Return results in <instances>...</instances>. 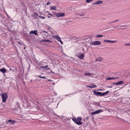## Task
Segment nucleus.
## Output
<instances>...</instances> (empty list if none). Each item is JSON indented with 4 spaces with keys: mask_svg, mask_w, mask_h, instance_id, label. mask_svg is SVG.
I'll use <instances>...</instances> for the list:
<instances>
[{
    "mask_svg": "<svg viewBox=\"0 0 130 130\" xmlns=\"http://www.w3.org/2000/svg\"><path fill=\"white\" fill-rule=\"evenodd\" d=\"M3 102H5L8 98V95L7 93H2L1 95Z\"/></svg>",
    "mask_w": 130,
    "mask_h": 130,
    "instance_id": "nucleus-2",
    "label": "nucleus"
},
{
    "mask_svg": "<svg viewBox=\"0 0 130 130\" xmlns=\"http://www.w3.org/2000/svg\"><path fill=\"white\" fill-rule=\"evenodd\" d=\"M76 56L80 59H83L84 57V55L81 53H79L77 54Z\"/></svg>",
    "mask_w": 130,
    "mask_h": 130,
    "instance_id": "nucleus-4",
    "label": "nucleus"
},
{
    "mask_svg": "<svg viewBox=\"0 0 130 130\" xmlns=\"http://www.w3.org/2000/svg\"><path fill=\"white\" fill-rule=\"evenodd\" d=\"M19 44H20V42H19Z\"/></svg>",
    "mask_w": 130,
    "mask_h": 130,
    "instance_id": "nucleus-41",
    "label": "nucleus"
},
{
    "mask_svg": "<svg viewBox=\"0 0 130 130\" xmlns=\"http://www.w3.org/2000/svg\"><path fill=\"white\" fill-rule=\"evenodd\" d=\"M55 15L56 16H63L65 15V14L64 13L59 12L57 13H55Z\"/></svg>",
    "mask_w": 130,
    "mask_h": 130,
    "instance_id": "nucleus-8",
    "label": "nucleus"
},
{
    "mask_svg": "<svg viewBox=\"0 0 130 130\" xmlns=\"http://www.w3.org/2000/svg\"><path fill=\"white\" fill-rule=\"evenodd\" d=\"M101 44V42L99 41H93L90 43V45H99Z\"/></svg>",
    "mask_w": 130,
    "mask_h": 130,
    "instance_id": "nucleus-5",
    "label": "nucleus"
},
{
    "mask_svg": "<svg viewBox=\"0 0 130 130\" xmlns=\"http://www.w3.org/2000/svg\"><path fill=\"white\" fill-rule=\"evenodd\" d=\"M94 92V94L96 95V96H101V92H98L94 90L93 91Z\"/></svg>",
    "mask_w": 130,
    "mask_h": 130,
    "instance_id": "nucleus-12",
    "label": "nucleus"
},
{
    "mask_svg": "<svg viewBox=\"0 0 130 130\" xmlns=\"http://www.w3.org/2000/svg\"><path fill=\"white\" fill-rule=\"evenodd\" d=\"M84 75L86 76H90L92 75V74L90 73H84Z\"/></svg>",
    "mask_w": 130,
    "mask_h": 130,
    "instance_id": "nucleus-22",
    "label": "nucleus"
},
{
    "mask_svg": "<svg viewBox=\"0 0 130 130\" xmlns=\"http://www.w3.org/2000/svg\"><path fill=\"white\" fill-rule=\"evenodd\" d=\"M37 76L39 77L40 78H41V76L40 75L39 76Z\"/></svg>",
    "mask_w": 130,
    "mask_h": 130,
    "instance_id": "nucleus-33",
    "label": "nucleus"
},
{
    "mask_svg": "<svg viewBox=\"0 0 130 130\" xmlns=\"http://www.w3.org/2000/svg\"><path fill=\"white\" fill-rule=\"evenodd\" d=\"M89 117H88L86 118V119L87 120H88L89 119Z\"/></svg>",
    "mask_w": 130,
    "mask_h": 130,
    "instance_id": "nucleus-32",
    "label": "nucleus"
},
{
    "mask_svg": "<svg viewBox=\"0 0 130 130\" xmlns=\"http://www.w3.org/2000/svg\"><path fill=\"white\" fill-rule=\"evenodd\" d=\"M48 18H50V17H48Z\"/></svg>",
    "mask_w": 130,
    "mask_h": 130,
    "instance_id": "nucleus-42",
    "label": "nucleus"
},
{
    "mask_svg": "<svg viewBox=\"0 0 130 130\" xmlns=\"http://www.w3.org/2000/svg\"><path fill=\"white\" fill-rule=\"evenodd\" d=\"M127 25H123L121 26V27H125V26H126Z\"/></svg>",
    "mask_w": 130,
    "mask_h": 130,
    "instance_id": "nucleus-36",
    "label": "nucleus"
},
{
    "mask_svg": "<svg viewBox=\"0 0 130 130\" xmlns=\"http://www.w3.org/2000/svg\"><path fill=\"white\" fill-rule=\"evenodd\" d=\"M119 78V77H108L106 78V80H111V79H117V78Z\"/></svg>",
    "mask_w": 130,
    "mask_h": 130,
    "instance_id": "nucleus-17",
    "label": "nucleus"
},
{
    "mask_svg": "<svg viewBox=\"0 0 130 130\" xmlns=\"http://www.w3.org/2000/svg\"><path fill=\"white\" fill-rule=\"evenodd\" d=\"M41 78H44V79H46V78L45 77V76H43V77L41 76Z\"/></svg>",
    "mask_w": 130,
    "mask_h": 130,
    "instance_id": "nucleus-29",
    "label": "nucleus"
},
{
    "mask_svg": "<svg viewBox=\"0 0 130 130\" xmlns=\"http://www.w3.org/2000/svg\"><path fill=\"white\" fill-rule=\"evenodd\" d=\"M43 32H45L46 33V34H48V33L47 32H46V31H43Z\"/></svg>",
    "mask_w": 130,
    "mask_h": 130,
    "instance_id": "nucleus-34",
    "label": "nucleus"
},
{
    "mask_svg": "<svg viewBox=\"0 0 130 130\" xmlns=\"http://www.w3.org/2000/svg\"><path fill=\"white\" fill-rule=\"evenodd\" d=\"M72 119L74 122L78 125H80L83 124V123L81 122L82 118L80 117L77 118L76 119L75 118Z\"/></svg>",
    "mask_w": 130,
    "mask_h": 130,
    "instance_id": "nucleus-1",
    "label": "nucleus"
},
{
    "mask_svg": "<svg viewBox=\"0 0 130 130\" xmlns=\"http://www.w3.org/2000/svg\"><path fill=\"white\" fill-rule=\"evenodd\" d=\"M48 65H46L45 66H41L40 67V68L41 69H45L46 70H48L50 69V68H48Z\"/></svg>",
    "mask_w": 130,
    "mask_h": 130,
    "instance_id": "nucleus-11",
    "label": "nucleus"
},
{
    "mask_svg": "<svg viewBox=\"0 0 130 130\" xmlns=\"http://www.w3.org/2000/svg\"><path fill=\"white\" fill-rule=\"evenodd\" d=\"M10 70L11 71H12V69H11V68H10Z\"/></svg>",
    "mask_w": 130,
    "mask_h": 130,
    "instance_id": "nucleus-37",
    "label": "nucleus"
},
{
    "mask_svg": "<svg viewBox=\"0 0 130 130\" xmlns=\"http://www.w3.org/2000/svg\"><path fill=\"white\" fill-rule=\"evenodd\" d=\"M124 45L125 46H130V43H126L124 44Z\"/></svg>",
    "mask_w": 130,
    "mask_h": 130,
    "instance_id": "nucleus-24",
    "label": "nucleus"
},
{
    "mask_svg": "<svg viewBox=\"0 0 130 130\" xmlns=\"http://www.w3.org/2000/svg\"><path fill=\"white\" fill-rule=\"evenodd\" d=\"M51 4L49 2H48L47 3V5L50 4Z\"/></svg>",
    "mask_w": 130,
    "mask_h": 130,
    "instance_id": "nucleus-30",
    "label": "nucleus"
},
{
    "mask_svg": "<svg viewBox=\"0 0 130 130\" xmlns=\"http://www.w3.org/2000/svg\"><path fill=\"white\" fill-rule=\"evenodd\" d=\"M41 42H48L50 43H52V42L48 40L43 39L41 41Z\"/></svg>",
    "mask_w": 130,
    "mask_h": 130,
    "instance_id": "nucleus-20",
    "label": "nucleus"
},
{
    "mask_svg": "<svg viewBox=\"0 0 130 130\" xmlns=\"http://www.w3.org/2000/svg\"><path fill=\"white\" fill-rule=\"evenodd\" d=\"M104 41L105 42H108L110 43H114L117 42V41H111L110 40H104Z\"/></svg>",
    "mask_w": 130,
    "mask_h": 130,
    "instance_id": "nucleus-10",
    "label": "nucleus"
},
{
    "mask_svg": "<svg viewBox=\"0 0 130 130\" xmlns=\"http://www.w3.org/2000/svg\"><path fill=\"white\" fill-rule=\"evenodd\" d=\"M103 37V36L102 35H97L95 36V38H100L101 37Z\"/></svg>",
    "mask_w": 130,
    "mask_h": 130,
    "instance_id": "nucleus-23",
    "label": "nucleus"
},
{
    "mask_svg": "<svg viewBox=\"0 0 130 130\" xmlns=\"http://www.w3.org/2000/svg\"><path fill=\"white\" fill-rule=\"evenodd\" d=\"M118 26H117V27H118Z\"/></svg>",
    "mask_w": 130,
    "mask_h": 130,
    "instance_id": "nucleus-40",
    "label": "nucleus"
},
{
    "mask_svg": "<svg viewBox=\"0 0 130 130\" xmlns=\"http://www.w3.org/2000/svg\"><path fill=\"white\" fill-rule=\"evenodd\" d=\"M103 110L102 109H99L94 112H92L91 113V114L92 115H95L97 114H99L101 112H103Z\"/></svg>",
    "mask_w": 130,
    "mask_h": 130,
    "instance_id": "nucleus-6",
    "label": "nucleus"
},
{
    "mask_svg": "<svg viewBox=\"0 0 130 130\" xmlns=\"http://www.w3.org/2000/svg\"><path fill=\"white\" fill-rule=\"evenodd\" d=\"M103 59L102 58L100 57H98V58H97L95 60L96 61H101Z\"/></svg>",
    "mask_w": 130,
    "mask_h": 130,
    "instance_id": "nucleus-21",
    "label": "nucleus"
},
{
    "mask_svg": "<svg viewBox=\"0 0 130 130\" xmlns=\"http://www.w3.org/2000/svg\"><path fill=\"white\" fill-rule=\"evenodd\" d=\"M109 91H107L106 92H103L102 93H101V96H104L106 94L108 93L109 92Z\"/></svg>",
    "mask_w": 130,
    "mask_h": 130,
    "instance_id": "nucleus-18",
    "label": "nucleus"
},
{
    "mask_svg": "<svg viewBox=\"0 0 130 130\" xmlns=\"http://www.w3.org/2000/svg\"><path fill=\"white\" fill-rule=\"evenodd\" d=\"M7 71V70L4 67H3L2 68L0 69V71H1L4 73H6Z\"/></svg>",
    "mask_w": 130,
    "mask_h": 130,
    "instance_id": "nucleus-14",
    "label": "nucleus"
},
{
    "mask_svg": "<svg viewBox=\"0 0 130 130\" xmlns=\"http://www.w3.org/2000/svg\"><path fill=\"white\" fill-rule=\"evenodd\" d=\"M15 121L12 120H9L7 122H6L7 124H8L9 123H10L12 124H13L15 123Z\"/></svg>",
    "mask_w": 130,
    "mask_h": 130,
    "instance_id": "nucleus-13",
    "label": "nucleus"
},
{
    "mask_svg": "<svg viewBox=\"0 0 130 130\" xmlns=\"http://www.w3.org/2000/svg\"><path fill=\"white\" fill-rule=\"evenodd\" d=\"M37 30H32L30 31V34H34L35 35H38L37 33Z\"/></svg>",
    "mask_w": 130,
    "mask_h": 130,
    "instance_id": "nucleus-15",
    "label": "nucleus"
},
{
    "mask_svg": "<svg viewBox=\"0 0 130 130\" xmlns=\"http://www.w3.org/2000/svg\"><path fill=\"white\" fill-rule=\"evenodd\" d=\"M118 21V20H117L115 21H114L113 22H112L113 23V22H116L117 21Z\"/></svg>",
    "mask_w": 130,
    "mask_h": 130,
    "instance_id": "nucleus-35",
    "label": "nucleus"
},
{
    "mask_svg": "<svg viewBox=\"0 0 130 130\" xmlns=\"http://www.w3.org/2000/svg\"><path fill=\"white\" fill-rule=\"evenodd\" d=\"M53 38L56 39L58 41L60 42L61 44H63V42L61 40L60 38L58 35L53 36Z\"/></svg>",
    "mask_w": 130,
    "mask_h": 130,
    "instance_id": "nucleus-3",
    "label": "nucleus"
},
{
    "mask_svg": "<svg viewBox=\"0 0 130 130\" xmlns=\"http://www.w3.org/2000/svg\"><path fill=\"white\" fill-rule=\"evenodd\" d=\"M17 106H18V107H20V104H19V103H18V102H17Z\"/></svg>",
    "mask_w": 130,
    "mask_h": 130,
    "instance_id": "nucleus-26",
    "label": "nucleus"
},
{
    "mask_svg": "<svg viewBox=\"0 0 130 130\" xmlns=\"http://www.w3.org/2000/svg\"><path fill=\"white\" fill-rule=\"evenodd\" d=\"M101 90V91H102V90H101V89H100V90Z\"/></svg>",
    "mask_w": 130,
    "mask_h": 130,
    "instance_id": "nucleus-38",
    "label": "nucleus"
},
{
    "mask_svg": "<svg viewBox=\"0 0 130 130\" xmlns=\"http://www.w3.org/2000/svg\"><path fill=\"white\" fill-rule=\"evenodd\" d=\"M103 1L101 0H98L95 1V3H93V4L94 5H99L102 3Z\"/></svg>",
    "mask_w": 130,
    "mask_h": 130,
    "instance_id": "nucleus-9",
    "label": "nucleus"
},
{
    "mask_svg": "<svg viewBox=\"0 0 130 130\" xmlns=\"http://www.w3.org/2000/svg\"><path fill=\"white\" fill-rule=\"evenodd\" d=\"M112 86H108L107 87L109 88H112Z\"/></svg>",
    "mask_w": 130,
    "mask_h": 130,
    "instance_id": "nucleus-25",
    "label": "nucleus"
},
{
    "mask_svg": "<svg viewBox=\"0 0 130 130\" xmlns=\"http://www.w3.org/2000/svg\"><path fill=\"white\" fill-rule=\"evenodd\" d=\"M40 18H42L43 19H44L45 18V17H39Z\"/></svg>",
    "mask_w": 130,
    "mask_h": 130,
    "instance_id": "nucleus-27",
    "label": "nucleus"
},
{
    "mask_svg": "<svg viewBox=\"0 0 130 130\" xmlns=\"http://www.w3.org/2000/svg\"><path fill=\"white\" fill-rule=\"evenodd\" d=\"M123 81H120L116 83H113L112 84L114 85H118L123 84Z\"/></svg>",
    "mask_w": 130,
    "mask_h": 130,
    "instance_id": "nucleus-7",
    "label": "nucleus"
},
{
    "mask_svg": "<svg viewBox=\"0 0 130 130\" xmlns=\"http://www.w3.org/2000/svg\"><path fill=\"white\" fill-rule=\"evenodd\" d=\"M88 87L89 88H92L96 87V85H94L93 84H92L89 85Z\"/></svg>",
    "mask_w": 130,
    "mask_h": 130,
    "instance_id": "nucleus-16",
    "label": "nucleus"
},
{
    "mask_svg": "<svg viewBox=\"0 0 130 130\" xmlns=\"http://www.w3.org/2000/svg\"><path fill=\"white\" fill-rule=\"evenodd\" d=\"M72 21H73V20H70H70H68V21H67V22L68 23L69 22H72Z\"/></svg>",
    "mask_w": 130,
    "mask_h": 130,
    "instance_id": "nucleus-28",
    "label": "nucleus"
},
{
    "mask_svg": "<svg viewBox=\"0 0 130 130\" xmlns=\"http://www.w3.org/2000/svg\"><path fill=\"white\" fill-rule=\"evenodd\" d=\"M6 66H7V67H8L9 68H10V66H9L8 65V64Z\"/></svg>",
    "mask_w": 130,
    "mask_h": 130,
    "instance_id": "nucleus-31",
    "label": "nucleus"
},
{
    "mask_svg": "<svg viewBox=\"0 0 130 130\" xmlns=\"http://www.w3.org/2000/svg\"><path fill=\"white\" fill-rule=\"evenodd\" d=\"M49 15H52L51 14H49Z\"/></svg>",
    "mask_w": 130,
    "mask_h": 130,
    "instance_id": "nucleus-39",
    "label": "nucleus"
},
{
    "mask_svg": "<svg viewBox=\"0 0 130 130\" xmlns=\"http://www.w3.org/2000/svg\"><path fill=\"white\" fill-rule=\"evenodd\" d=\"M50 10H57V8L56 6H53L51 7Z\"/></svg>",
    "mask_w": 130,
    "mask_h": 130,
    "instance_id": "nucleus-19",
    "label": "nucleus"
}]
</instances>
